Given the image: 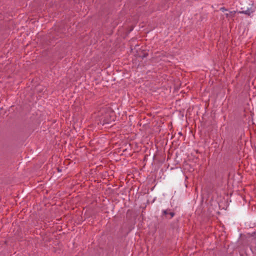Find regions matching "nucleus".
<instances>
[{"label": "nucleus", "instance_id": "obj_1", "mask_svg": "<svg viewBox=\"0 0 256 256\" xmlns=\"http://www.w3.org/2000/svg\"><path fill=\"white\" fill-rule=\"evenodd\" d=\"M236 13L235 11L229 12H228L226 13L225 14L227 18L228 17H233Z\"/></svg>", "mask_w": 256, "mask_h": 256}, {"label": "nucleus", "instance_id": "obj_2", "mask_svg": "<svg viewBox=\"0 0 256 256\" xmlns=\"http://www.w3.org/2000/svg\"><path fill=\"white\" fill-rule=\"evenodd\" d=\"M220 10L223 12L227 11V10L224 8H221Z\"/></svg>", "mask_w": 256, "mask_h": 256}, {"label": "nucleus", "instance_id": "obj_3", "mask_svg": "<svg viewBox=\"0 0 256 256\" xmlns=\"http://www.w3.org/2000/svg\"><path fill=\"white\" fill-rule=\"evenodd\" d=\"M240 13H243V14H248L247 11L240 12Z\"/></svg>", "mask_w": 256, "mask_h": 256}, {"label": "nucleus", "instance_id": "obj_4", "mask_svg": "<svg viewBox=\"0 0 256 256\" xmlns=\"http://www.w3.org/2000/svg\"><path fill=\"white\" fill-rule=\"evenodd\" d=\"M170 214L171 218L173 217L174 216V214L173 212H170Z\"/></svg>", "mask_w": 256, "mask_h": 256}, {"label": "nucleus", "instance_id": "obj_5", "mask_svg": "<svg viewBox=\"0 0 256 256\" xmlns=\"http://www.w3.org/2000/svg\"><path fill=\"white\" fill-rule=\"evenodd\" d=\"M164 214H168V212H166V210H164Z\"/></svg>", "mask_w": 256, "mask_h": 256}]
</instances>
